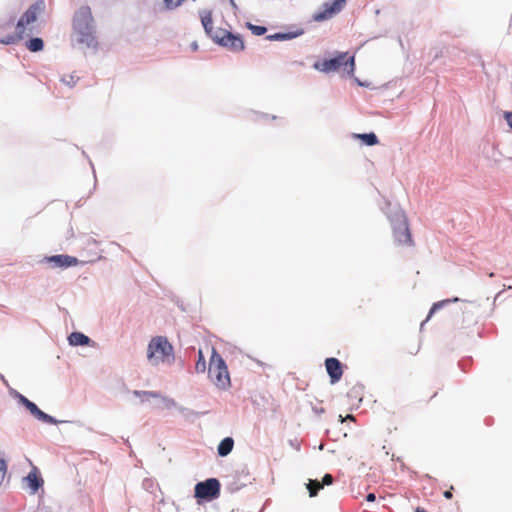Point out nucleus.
<instances>
[{"label":"nucleus","mask_w":512,"mask_h":512,"mask_svg":"<svg viewBox=\"0 0 512 512\" xmlns=\"http://www.w3.org/2000/svg\"><path fill=\"white\" fill-rule=\"evenodd\" d=\"M72 28L74 40L82 49L98 50L97 25L89 6L82 5L75 11Z\"/></svg>","instance_id":"nucleus-1"},{"label":"nucleus","mask_w":512,"mask_h":512,"mask_svg":"<svg viewBox=\"0 0 512 512\" xmlns=\"http://www.w3.org/2000/svg\"><path fill=\"white\" fill-rule=\"evenodd\" d=\"M382 210L391 223L395 241L399 244H410L412 242L411 234L404 212L398 206H392L389 202Z\"/></svg>","instance_id":"nucleus-2"},{"label":"nucleus","mask_w":512,"mask_h":512,"mask_svg":"<svg viewBox=\"0 0 512 512\" xmlns=\"http://www.w3.org/2000/svg\"><path fill=\"white\" fill-rule=\"evenodd\" d=\"M45 8L46 4L43 0H38L34 4H32L18 20L16 24V33L7 35L4 38H0V43L5 45H11L23 39L26 25L34 23L37 20V17L44 13Z\"/></svg>","instance_id":"nucleus-3"},{"label":"nucleus","mask_w":512,"mask_h":512,"mask_svg":"<svg viewBox=\"0 0 512 512\" xmlns=\"http://www.w3.org/2000/svg\"><path fill=\"white\" fill-rule=\"evenodd\" d=\"M313 68L326 74L343 68V71L346 72L349 77H352L355 70V59L354 56L348 57L346 52H340L333 58L325 59L322 62H315Z\"/></svg>","instance_id":"nucleus-4"},{"label":"nucleus","mask_w":512,"mask_h":512,"mask_svg":"<svg viewBox=\"0 0 512 512\" xmlns=\"http://www.w3.org/2000/svg\"><path fill=\"white\" fill-rule=\"evenodd\" d=\"M208 374L211 381L219 389L225 390L231 384L228 367L215 348H212Z\"/></svg>","instance_id":"nucleus-5"},{"label":"nucleus","mask_w":512,"mask_h":512,"mask_svg":"<svg viewBox=\"0 0 512 512\" xmlns=\"http://www.w3.org/2000/svg\"><path fill=\"white\" fill-rule=\"evenodd\" d=\"M174 348L164 336L153 337L148 343L147 359L152 366H158L173 355Z\"/></svg>","instance_id":"nucleus-6"},{"label":"nucleus","mask_w":512,"mask_h":512,"mask_svg":"<svg viewBox=\"0 0 512 512\" xmlns=\"http://www.w3.org/2000/svg\"><path fill=\"white\" fill-rule=\"evenodd\" d=\"M14 397L39 421L52 425L66 422L63 420H57L53 416L43 412L34 402L30 401L28 398L17 391L14 392Z\"/></svg>","instance_id":"nucleus-7"},{"label":"nucleus","mask_w":512,"mask_h":512,"mask_svg":"<svg viewBox=\"0 0 512 512\" xmlns=\"http://www.w3.org/2000/svg\"><path fill=\"white\" fill-rule=\"evenodd\" d=\"M14 397L39 421L52 425L66 422L63 420H57L53 416L43 412L34 402L30 401L28 398L17 391L14 392Z\"/></svg>","instance_id":"nucleus-8"},{"label":"nucleus","mask_w":512,"mask_h":512,"mask_svg":"<svg viewBox=\"0 0 512 512\" xmlns=\"http://www.w3.org/2000/svg\"><path fill=\"white\" fill-rule=\"evenodd\" d=\"M14 397L39 421L52 425L66 422L63 420H57L53 416L43 412L34 402L30 401L28 398L17 391L14 392Z\"/></svg>","instance_id":"nucleus-9"},{"label":"nucleus","mask_w":512,"mask_h":512,"mask_svg":"<svg viewBox=\"0 0 512 512\" xmlns=\"http://www.w3.org/2000/svg\"><path fill=\"white\" fill-rule=\"evenodd\" d=\"M219 494L220 482L216 478H209L195 485V497L198 499L211 501L216 499Z\"/></svg>","instance_id":"nucleus-10"},{"label":"nucleus","mask_w":512,"mask_h":512,"mask_svg":"<svg viewBox=\"0 0 512 512\" xmlns=\"http://www.w3.org/2000/svg\"><path fill=\"white\" fill-rule=\"evenodd\" d=\"M345 3L346 0H334L331 3H324L321 10L313 15V20L316 22H322L332 18L343 9Z\"/></svg>","instance_id":"nucleus-11"},{"label":"nucleus","mask_w":512,"mask_h":512,"mask_svg":"<svg viewBox=\"0 0 512 512\" xmlns=\"http://www.w3.org/2000/svg\"><path fill=\"white\" fill-rule=\"evenodd\" d=\"M43 262L50 263L53 267L68 268L76 266L79 263V260L73 256L59 254L47 256L43 259Z\"/></svg>","instance_id":"nucleus-12"},{"label":"nucleus","mask_w":512,"mask_h":512,"mask_svg":"<svg viewBox=\"0 0 512 512\" xmlns=\"http://www.w3.org/2000/svg\"><path fill=\"white\" fill-rule=\"evenodd\" d=\"M325 367H326L327 373L330 377V381L332 384H335L336 382H338L341 379L343 370H342V364L338 359L333 358V357L327 358L325 360Z\"/></svg>","instance_id":"nucleus-13"},{"label":"nucleus","mask_w":512,"mask_h":512,"mask_svg":"<svg viewBox=\"0 0 512 512\" xmlns=\"http://www.w3.org/2000/svg\"><path fill=\"white\" fill-rule=\"evenodd\" d=\"M221 46L228 48L233 52H239L244 50V41L240 35L233 34L231 32H227L224 34V39H221Z\"/></svg>","instance_id":"nucleus-14"},{"label":"nucleus","mask_w":512,"mask_h":512,"mask_svg":"<svg viewBox=\"0 0 512 512\" xmlns=\"http://www.w3.org/2000/svg\"><path fill=\"white\" fill-rule=\"evenodd\" d=\"M67 339L71 346H96V343L82 332H72Z\"/></svg>","instance_id":"nucleus-15"},{"label":"nucleus","mask_w":512,"mask_h":512,"mask_svg":"<svg viewBox=\"0 0 512 512\" xmlns=\"http://www.w3.org/2000/svg\"><path fill=\"white\" fill-rule=\"evenodd\" d=\"M333 483V477L331 474H325L322 483L318 480H309L306 484V487L309 491L310 497H315L320 489L323 488L324 485H331Z\"/></svg>","instance_id":"nucleus-16"},{"label":"nucleus","mask_w":512,"mask_h":512,"mask_svg":"<svg viewBox=\"0 0 512 512\" xmlns=\"http://www.w3.org/2000/svg\"><path fill=\"white\" fill-rule=\"evenodd\" d=\"M303 34V30H297L295 32H277L271 35H268L266 38L269 41H288Z\"/></svg>","instance_id":"nucleus-17"},{"label":"nucleus","mask_w":512,"mask_h":512,"mask_svg":"<svg viewBox=\"0 0 512 512\" xmlns=\"http://www.w3.org/2000/svg\"><path fill=\"white\" fill-rule=\"evenodd\" d=\"M234 447V440L231 437H226L219 443L217 447L218 455L221 457H226L229 455Z\"/></svg>","instance_id":"nucleus-18"},{"label":"nucleus","mask_w":512,"mask_h":512,"mask_svg":"<svg viewBox=\"0 0 512 512\" xmlns=\"http://www.w3.org/2000/svg\"><path fill=\"white\" fill-rule=\"evenodd\" d=\"M460 301L459 298L455 297L453 299H445V300H442V301H438L436 303H434L428 313V316L427 318L421 323V329L423 328L424 324L432 317V315L440 310L441 308L447 306L448 304L452 303V302H458Z\"/></svg>","instance_id":"nucleus-19"},{"label":"nucleus","mask_w":512,"mask_h":512,"mask_svg":"<svg viewBox=\"0 0 512 512\" xmlns=\"http://www.w3.org/2000/svg\"><path fill=\"white\" fill-rule=\"evenodd\" d=\"M202 26L206 34H211L213 30L212 12L209 10H202L199 12Z\"/></svg>","instance_id":"nucleus-20"},{"label":"nucleus","mask_w":512,"mask_h":512,"mask_svg":"<svg viewBox=\"0 0 512 512\" xmlns=\"http://www.w3.org/2000/svg\"><path fill=\"white\" fill-rule=\"evenodd\" d=\"M133 395L139 397L142 403L150 402L151 399L160 398V393L155 391H140L134 390Z\"/></svg>","instance_id":"nucleus-21"},{"label":"nucleus","mask_w":512,"mask_h":512,"mask_svg":"<svg viewBox=\"0 0 512 512\" xmlns=\"http://www.w3.org/2000/svg\"><path fill=\"white\" fill-rule=\"evenodd\" d=\"M26 47L31 52H39L44 48V42L39 37L31 38L26 42Z\"/></svg>","instance_id":"nucleus-22"},{"label":"nucleus","mask_w":512,"mask_h":512,"mask_svg":"<svg viewBox=\"0 0 512 512\" xmlns=\"http://www.w3.org/2000/svg\"><path fill=\"white\" fill-rule=\"evenodd\" d=\"M26 481L28 482L30 488L36 492L42 485L43 481L41 478H39L34 472H30L26 476Z\"/></svg>","instance_id":"nucleus-23"},{"label":"nucleus","mask_w":512,"mask_h":512,"mask_svg":"<svg viewBox=\"0 0 512 512\" xmlns=\"http://www.w3.org/2000/svg\"><path fill=\"white\" fill-rule=\"evenodd\" d=\"M356 138L361 139L367 146H373L378 143V138L375 133H363V134H355Z\"/></svg>","instance_id":"nucleus-24"},{"label":"nucleus","mask_w":512,"mask_h":512,"mask_svg":"<svg viewBox=\"0 0 512 512\" xmlns=\"http://www.w3.org/2000/svg\"><path fill=\"white\" fill-rule=\"evenodd\" d=\"M160 401H159V404H157L155 407L156 408H160V409H172V408H175L177 407V403L175 402L174 399L172 398H169V397H166V396H162L160 394V398H158Z\"/></svg>","instance_id":"nucleus-25"},{"label":"nucleus","mask_w":512,"mask_h":512,"mask_svg":"<svg viewBox=\"0 0 512 512\" xmlns=\"http://www.w3.org/2000/svg\"><path fill=\"white\" fill-rule=\"evenodd\" d=\"M227 30L217 28L212 30L211 34H207L215 43L221 45V39H224V34H227Z\"/></svg>","instance_id":"nucleus-26"},{"label":"nucleus","mask_w":512,"mask_h":512,"mask_svg":"<svg viewBox=\"0 0 512 512\" xmlns=\"http://www.w3.org/2000/svg\"><path fill=\"white\" fill-rule=\"evenodd\" d=\"M196 373H204L206 371V361L201 349L198 350V360L195 364Z\"/></svg>","instance_id":"nucleus-27"},{"label":"nucleus","mask_w":512,"mask_h":512,"mask_svg":"<svg viewBox=\"0 0 512 512\" xmlns=\"http://www.w3.org/2000/svg\"><path fill=\"white\" fill-rule=\"evenodd\" d=\"M247 27L256 36L264 35L267 31L266 27L253 25L251 23H247Z\"/></svg>","instance_id":"nucleus-28"},{"label":"nucleus","mask_w":512,"mask_h":512,"mask_svg":"<svg viewBox=\"0 0 512 512\" xmlns=\"http://www.w3.org/2000/svg\"><path fill=\"white\" fill-rule=\"evenodd\" d=\"M184 2V0H163L164 6L168 10H173Z\"/></svg>","instance_id":"nucleus-29"},{"label":"nucleus","mask_w":512,"mask_h":512,"mask_svg":"<svg viewBox=\"0 0 512 512\" xmlns=\"http://www.w3.org/2000/svg\"><path fill=\"white\" fill-rule=\"evenodd\" d=\"M62 82L68 85L69 87H73L76 84V80L74 76L70 75L68 77H63Z\"/></svg>","instance_id":"nucleus-30"},{"label":"nucleus","mask_w":512,"mask_h":512,"mask_svg":"<svg viewBox=\"0 0 512 512\" xmlns=\"http://www.w3.org/2000/svg\"><path fill=\"white\" fill-rule=\"evenodd\" d=\"M179 411H180L181 413H183L185 417L197 416V415H198L196 412H194V411H192V410H189V409H187V408H184V407H180V408H179Z\"/></svg>","instance_id":"nucleus-31"},{"label":"nucleus","mask_w":512,"mask_h":512,"mask_svg":"<svg viewBox=\"0 0 512 512\" xmlns=\"http://www.w3.org/2000/svg\"><path fill=\"white\" fill-rule=\"evenodd\" d=\"M13 23V20H9L7 22H1L0 23V29H6L8 28L9 26H11Z\"/></svg>","instance_id":"nucleus-32"},{"label":"nucleus","mask_w":512,"mask_h":512,"mask_svg":"<svg viewBox=\"0 0 512 512\" xmlns=\"http://www.w3.org/2000/svg\"><path fill=\"white\" fill-rule=\"evenodd\" d=\"M375 499H376V496H375V494H373V493H369V494L366 496V500H367V501H369V502H373V501H375Z\"/></svg>","instance_id":"nucleus-33"},{"label":"nucleus","mask_w":512,"mask_h":512,"mask_svg":"<svg viewBox=\"0 0 512 512\" xmlns=\"http://www.w3.org/2000/svg\"><path fill=\"white\" fill-rule=\"evenodd\" d=\"M444 497L447 498V499H450L452 497V492L451 491H445L444 492Z\"/></svg>","instance_id":"nucleus-34"},{"label":"nucleus","mask_w":512,"mask_h":512,"mask_svg":"<svg viewBox=\"0 0 512 512\" xmlns=\"http://www.w3.org/2000/svg\"><path fill=\"white\" fill-rule=\"evenodd\" d=\"M229 2H230L231 6H232V8H233L234 10H237V9H238V6H237V4L235 3V1H234V0H229Z\"/></svg>","instance_id":"nucleus-35"},{"label":"nucleus","mask_w":512,"mask_h":512,"mask_svg":"<svg viewBox=\"0 0 512 512\" xmlns=\"http://www.w3.org/2000/svg\"><path fill=\"white\" fill-rule=\"evenodd\" d=\"M355 81L359 86H367V84L361 82L358 78H355Z\"/></svg>","instance_id":"nucleus-36"},{"label":"nucleus","mask_w":512,"mask_h":512,"mask_svg":"<svg viewBox=\"0 0 512 512\" xmlns=\"http://www.w3.org/2000/svg\"><path fill=\"white\" fill-rule=\"evenodd\" d=\"M415 512H426L424 508L417 507Z\"/></svg>","instance_id":"nucleus-37"},{"label":"nucleus","mask_w":512,"mask_h":512,"mask_svg":"<svg viewBox=\"0 0 512 512\" xmlns=\"http://www.w3.org/2000/svg\"><path fill=\"white\" fill-rule=\"evenodd\" d=\"M314 410H315V412H317V413H323V412H324V409H323V408H321V409H314Z\"/></svg>","instance_id":"nucleus-38"},{"label":"nucleus","mask_w":512,"mask_h":512,"mask_svg":"<svg viewBox=\"0 0 512 512\" xmlns=\"http://www.w3.org/2000/svg\"><path fill=\"white\" fill-rule=\"evenodd\" d=\"M290 445H293L296 449H299V445L293 444V442H290Z\"/></svg>","instance_id":"nucleus-39"},{"label":"nucleus","mask_w":512,"mask_h":512,"mask_svg":"<svg viewBox=\"0 0 512 512\" xmlns=\"http://www.w3.org/2000/svg\"><path fill=\"white\" fill-rule=\"evenodd\" d=\"M290 445H293L296 449H299V445L293 444V442H290Z\"/></svg>","instance_id":"nucleus-40"},{"label":"nucleus","mask_w":512,"mask_h":512,"mask_svg":"<svg viewBox=\"0 0 512 512\" xmlns=\"http://www.w3.org/2000/svg\"><path fill=\"white\" fill-rule=\"evenodd\" d=\"M290 445H293L296 449H299V445L293 444V442H290Z\"/></svg>","instance_id":"nucleus-41"},{"label":"nucleus","mask_w":512,"mask_h":512,"mask_svg":"<svg viewBox=\"0 0 512 512\" xmlns=\"http://www.w3.org/2000/svg\"><path fill=\"white\" fill-rule=\"evenodd\" d=\"M197 47H198V46H197V44H196V43H193L192 48H193L194 50H196V49H197Z\"/></svg>","instance_id":"nucleus-42"},{"label":"nucleus","mask_w":512,"mask_h":512,"mask_svg":"<svg viewBox=\"0 0 512 512\" xmlns=\"http://www.w3.org/2000/svg\"><path fill=\"white\" fill-rule=\"evenodd\" d=\"M347 418L348 419H353V415H348Z\"/></svg>","instance_id":"nucleus-43"}]
</instances>
